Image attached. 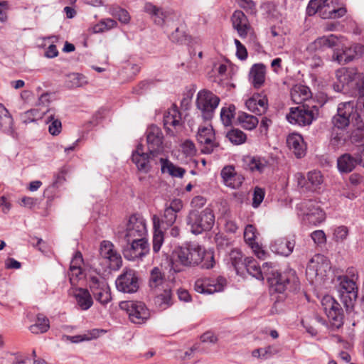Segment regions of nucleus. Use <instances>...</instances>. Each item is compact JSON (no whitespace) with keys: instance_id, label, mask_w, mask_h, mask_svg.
I'll use <instances>...</instances> for the list:
<instances>
[{"instance_id":"f257e3e1","label":"nucleus","mask_w":364,"mask_h":364,"mask_svg":"<svg viewBox=\"0 0 364 364\" xmlns=\"http://www.w3.org/2000/svg\"><path fill=\"white\" fill-rule=\"evenodd\" d=\"M244 264L247 272L257 279H263L264 275L267 277L270 288L272 291L282 293L286 289L296 291L299 288V281L296 275L295 271L289 269L284 273L273 269L271 262H265L261 268L257 261L247 257L245 259Z\"/></svg>"},{"instance_id":"f03ea898","label":"nucleus","mask_w":364,"mask_h":364,"mask_svg":"<svg viewBox=\"0 0 364 364\" xmlns=\"http://www.w3.org/2000/svg\"><path fill=\"white\" fill-rule=\"evenodd\" d=\"M173 260L186 267H193L200 264L203 269L213 267L215 259L213 253L205 251L196 243H187L176 249L173 253Z\"/></svg>"},{"instance_id":"7ed1b4c3","label":"nucleus","mask_w":364,"mask_h":364,"mask_svg":"<svg viewBox=\"0 0 364 364\" xmlns=\"http://www.w3.org/2000/svg\"><path fill=\"white\" fill-rule=\"evenodd\" d=\"M353 268L347 270L348 275L338 277L339 282L338 291L339 297L347 312H351L358 298V287L356 284L358 276Z\"/></svg>"},{"instance_id":"20e7f679","label":"nucleus","mask_w":364,"mask_h":364,"mask_svg":"<svg viewBox=\"0 0 364 364\" xmlns=\"http://www.w3.org/2000/svg\"><path fill=\"white\" fill-rule=\"evenodd\" d=\"M186 223L191 232L198 235L213 228L215 215L210 208H206L201 212L191 210L187 216Z\"/></svg>"},{"instance_id":"39448f33","label":"nucleus","mask_w":364,"mask_h":364,"mask_svg":"<svg viewBox=\"0 0 364 364\" xmlns=\"http://www.w3.org/2000/svg\"><path fill=\"white\" fill-rule=\"evenodd\" d=\"M331 270V264L328 258L321 254L315 255L309 262L306 275L314 282L323 280Z\"/></svg>"},{"instance_id":"423d86ee","label":"nucleus","mask_w":364,"mask_h":364,"mask_svg":"<svg viewBox=\"0 0 364 364\" xmlns=\"http://www.w3.org/2000/svg\"><path fill=\"white\" fill-rule=\"evenodd\" d=\"M318 116V108L316 106L303 105L302 107H291L287 114V119L293 124L306 126Z\"/></svg>"},{"instance_id":"0eeeda50","label":"nucleus","mask_w":364,"mask_h":364,"mask_svg":"<svg viewBox=\"0 0 364 364\" xmlns=\"http://www.w3.org/2000/svg\"><path fill=\"white\" fill-rule=\"evenodd\" d=\"M220 98L212 92L203 90L198 92L196 106L204 120H210L218 106Z\"/></svg>"},{"instance_id":"6e6552de","label":"nucleus","mask_w":364,"mask_h":364,"mask_svg":"<svg viewBox=\"0 0 364 364\" xmlns=\"http://www.w3.org/2000/svg\"><path fill=\"white\" fill-rule=\"evenodd\" d=\"M321 304L331 326L335 328L341 327L343 324V314L340 304L332 296H325L321 300Z\"/></svg>"},{"instance_id":"1a4fd4ad","label":"nucleus","mask_w":364,"mask_h":364,"mask_svg":"<svg viewBox=\"0 0 364 364\" xmlns=\"http://www.w3.org/2000/svg\"><path fill=\"white\" fill-rule=\"evenodd\" d=\"M298 209L304 216V220L314 225L322 223L326 218L325 213L314 200H309L301 203Z\"/></svg>"},{"instance_id":"9d476101","label":"nucleus","mask_w":364,"mask_h":364,"mask_svg":"<svg viewBox=\"0 0 364 364\" xmlns=\"http://www.w3.org/2000/svg\"><path fill=\"white\" fill-rule=\"evenodd\" d=\"M89 287L94 298L101 304L106 305L111 301L109 287L103 278L97 276L90 277Z\"/></svg>"},{"instance_id":"9b49d317","label":"nucleus","mask_w":364,"mask_h":364,"mask_svg":"<svg viewBox=\"0 0 364 364\" xmlns=\"http://www.w3.org/2000/svg\"><path fill=\"white\" fill-rule=\"evenodd\" d=\"M144 11L151 16L155 24L160 26H164L166 22L173 21L178 16L173 10L157 7L150 2L145 4Z\"/></svg>"},{"instance_id":"f8f14e48","label":"nucleus","mask_w":364,"mask_h":364,"mask_svg":"<svg viewBox=\"0 0 364 364\" xmlns=\"http://www.w3.org/2000/svg\"><path fill=\"white\" fill-rule=\"evenodd\" d=\"M149 252V246L146 239H134L127 242L123 247V255L125 259L134 261L141 259Z\"/></svg>"},{"instance_id":"ddd939ff","label":"nucleus","mask_w":364,"mask_h":364,"mask_svg":"<svg viewBox=\"0 0 364 364\" xmlns=\"http://www.w3.org/2000/svg\"><path fill=\"white\" fill-rule=\"evenodd\" d=\"M125 309L132 322L143 323L149 318V311L145 304L141 301H126L121 304Z\"/></svg>"},{"instance_id":"4468645a","label":"nucleus","mask_w":364,"mask_h":364,"mask_svg":"<svg viewBox=\"0 0 364 364\" xmlns=\"http://www.w3.org/2000/svg\"><path fill=\"white\" fill-rule=\"evenodd\" d=\"M117 290L123 293L132 294L136 292L139 287V278L133 269H126L116 279Z\"/></svg>"},{"instance_id":"2eb2a0df","label":"nucleus","mask_w":364,"mask_h":364,"mask_svg":"<svg viewBox=\"0 0 364 364\" xmlns=\"http://www.w3.org/2000/svg\"><path fill=\"white\" fill-rule=\"evenodd\" d=\"M146 228L144 220L138 215H133L129 218L127 225L124 237L127 242L134 239H146Z\"/></svg>"},{"instance_id":"dca6fc26","label":"nucleus","mask_w":364,"mask_h":364,"mask_svg":"<svg viewBox=\"0 0 364 364\" xmlns=\"http://www.w3.org/2000/svg\"><path fill=\"white\" fill-rule=\"evenodd\" d=\"M355 112L353 102H346L338 105L337 114L332 118L334 127L345 129L349 125L350 117Z\"/></svg>"},{"instance_id":"f3484780","label":"nucleus","mask_w":364,"mask_h":364,"mask_svg":"<svg viewBox=\"0 0 364 364\" xmlns=\"http://www.w3.org/2000/svg\"><path fill=\"white\" fill-rule=\"evenodd\" d=\"M226 285V279L223 277L206 278L203 280H197L195 283V289L198 293L213 294L223 290Z\"/></svg>"},{"instance_id":"a211bd4d","label":"nucleus","mask_w":364,"mask_h":364,"mask_svg":"<svg viewBox=\"0 0 364 364\" xmlns=\"http://www.w3.org/2000/svg\"><path fill=\"white\" fill-rule=\"evenodd\" d=\"M100 253L103 258L108 259L109 267L112 270H118L122 267V257L111 242L102 241L100 244Z\"/></svg>"},{"instance_id":"6ab92c4d","label":"nucleus","mask_w":364,"mask_h":364,"mask_svg":"<svg viewBox=\"0 0 364 364\" xmlns=\"http://www.w3.org/2000/svg\"><path fill=\"white\" fill-rule=\"evenodd\" d=\"M146 141L149 154L154 156L162 149L163 134L161 129L155 125L150 126L146 131Z\"/></svg>"},{"instance_id":"aec40b11","label":"nucleus","mask_w":364,"mask_h":364,"mask_svg":"<svg viewBox=\"0 0 364 364\" xmlns=\"http://www.w3.org/2000/svg\"><path fill=\"white\" fill-rule=\"evenodd\" d=\"M215 133L211 126L203 127L198 129L197 134L198 141L203 144L201 151L204 154H210L218 146L215 141Z\"/></svg>"},{"instance_id":"412c9836","label":"nucleus","mask_w":364,"mask_h":364,"mask_svg":"<svg viewBox=\"0 0 364 364\" xmlns=\"http://www.w3.org/2000/svg\"><path fill=\"white\" fill-rule=\"evenodd\" d=\"M346 12L343 2L339 0H329L318 16L323 19H336L345 16Z\"/></svg>"},{"instance_id":"4be33fe9","label":"nucleus","mask_w":364,"mask_h":364,"mask_svg":"<svg viewBox=\"0 0 364 364\" xmlns=\"http://www.w3.org/2000/svg\"><path fill=\"white\" fill-rule=\"evenodd\" d=\"M224 183L230 188H237L243 183L244 177L235 171L233 166H225L220 173Z\"/></svg>"},{"instance_id":"5701e85b","label":"nucleus","mask_w":364,"mask_h":364,"mask_svg":"<svg viewBox=\"0 0 364 364\" xmlns=\"http://www.w3.org/2000/svg\"><path fill=\"white\" fill-rule=\"evenodd\" d=\"M336 75L339 82V85H335L338 90L343 89L360 75L355 68H341L336 71Z\"/></svg>"},{"instance_id":"b1692460","label":"nucleus","mask_w":364,"mask_h":364,"mask_svg":"<svg viewBox=\"0 0 364 364\" xmlns=\"http://www.w3.org/2000/svg\"><path fill=\"white\" fill-rule=\"evenodd\" d=\"M132 159L140 171L147 173L150 171V156L144 153L141 144H139L136 150L133 151Z\"/></svg>"},{"instance_id":"393cba45","label":"nucleus","mask_w":364,"mask_h":364,"mask_svg":"<svg viewBox=\"0 0 364 364\" xmlns=\"http://www.w3.org/2000/svg\"><path fill=\"white\" fill-rule=\"evenodd\" d=\"M149 287L154 291H161L167 287L164 272L159 267H154L150 271Z\"/></svg>"},{"instance_id":"a878e982","label":"nucleus","mask_w":364,"mask_h":364,"mask_svg":"<svg viewBox=\"0 0 364 364\" xmlns=\"http://www.w3.org/2000/svg\"><path fill=\"white\" fill-rule=\"evenodd\" d=\"M295 246L294 240L278 238L270 245L272 252L282 256L288 257L291 254Z\"/></svg>"},{"instance_id":"bb28decb","label":"nucleus","mask_w":364,"mask_h":364,"mask_svg":"<svg viewBox=\"0 0 364 364\" xmlns=\"http://www.w3.org/2000/svg\"><path fill=\"white\" fill-rule=\"evenodd\" d=\"M232 21L233 27L237 31L240 36H247L250 29V26L245 14L240 10L235 11L232 14Z\"/></svg>"},{"instance_id":"cd10ccee","label":"nucleus","mask_w":364,"mask_h":364,"mask_svg":"<svg viewBox=\"0 0 364 364\" xmlns=\"http://www.w3.org/2000/svg\"><path fill=\"white\" fill-rule=\"evenodd\" d=\"M287 145L297 158L305 154V145L303 138L297 134H291L287 136Z\"/></svg>"},{"instance_id":"c85d7f7f","label":"nucleus","mask_w":364,"mask_h":364,"mask_svg":"<svg viewBox=\"0 0 364 364\" xmlns=\"http://www.w3.org/2000/svg\"><path fill=\"white\" fill-rule=\"evenodd\" d=\"M164 125L168 132H171L170 126L175 128L182 126L181 114L175 105H173L165 113L164 117Z\"/></svg>"},{"instance_id":"c756f323","label":"nucleus","mask_w":364,"mask_h":364,"mask_svg":"<svg viewBox=\"0 0 364 364\" xmlns=\"http://www.w3.org/2000/svg\"><path fill=\"white\" fill-rule=\"evenodd\" d=\"M266 67L263 64H255L250 69L249 78L255 88L260 87L264 82Z\"/></svg>"},{"instance_id":"7c9ffc66","label":"nucleus","mask_w":364,"mask_h":364,"mask_svg":"<svg viewBox=\"0 0 364 364\" xmlns=\"http://www.w3.org/2000/svg\"><path fill=\"white\" fill-rule=\"evenodd\" d=\"M156 296L154 299V304L156 307L161 310L166 309L169 307L171 303V290L169 287L162 289L161 291H154Z\"/></svg>"},{"instance_id":"2f4dec72","label":"nucleus","mask_w":364,"mask_h":364,"mask_svg":"<svg viewBox=\"0 0 364 364\" xmlns=\"http://www.w3.org/2000/svg\"><path fill=\"white\" fill-rule=\"evenodd\" d=\"M337 41L338 38L334 35L319 37L309 46L308 49L313 51L326 48H333L336 46Z\"/></svg>"},{"instance_id":"473e14b6","label":"nucleus","mask_w":364,"mask_h":364,"mask_svg":"<svg viewBox=\"0 0 364 364\" xmlns=\"http://www.w3.org/2000/svg\"><path fill=\"white\" fill-rule=\"evenodd\" d=\"M358 163V158H354L349 154H344L338 159L337 166L341 172L349 173L354 169Z\"/></svg>"},{"instance_id":"72a5a7b5","label":"nucleus","mask_w":364,"mask_h":364,"mask_svg":"<svg viewBox=\"0 0 364 364\" xmlns=\"http://www.w3.org/2000/svg\"><path fill=\"white\" fill-rule=\"evenodd\" d=\"M46 122L49 124L48 132L53 136L58 135L62 130V124L59 119L55 117V110L52 109H47Z\"/></svg>"},{"instance_id":"f704fd0d","label":"nucleus","mask_w":364,"mask_h":364,"mask_svg":"<svg viewBox=\"0 0 364 364\" xmlns=\"http://www.w3.org/2000/svg\"><path fill=\"white\" fill-rule=\"evenodd\" d=\"M311 96L309 88L305 85H295L291 91V97L296 104L302 103Z\"/></svg>"},{"instance_id":"c9c22d12","label":"nucleus","mask_w":364,"mask_h":364,"mask_svg":"<svg viewBox=\"0 0 364 364\" xmlns=\"http://www.w3.org/2000/svg\"><path fill=\"white\" fill-rule=\"evenodd\" d=\"M364 52V47L360 45H355L353 48H349L345 50L342 53L337 55V60L340 63H347L352 61L355 55H360Z\"/></svg>"},{"instance_id":"e433bc0d","label":"nucleus","mask_w":364,"mask_h":364,"mask_svg":"<svg viewBox=\"0 0 364 364\" xmlns=\"http://www.w3.org/2000/svg\"><path fill=\"white\" fill-rule=\"evenodd\" d=\"M323 183V176L320 171H309L307 175V182L306 183V189L309 191H316L321 188Z\"/></svg>"},{"instance_id":"4c0bfd02","label":"nucleus","mask_w":364,"mask_h":364,"mask_svg":"<svg viewBox=\"0 0 364 364\" xmlns=\"http://www.w3.org/2000/svg\"><path fill=\"white\" fill-rule=\"evenodd\" d=\"M75 299L82 310H87L93 304L90 293L87 289H79L75 293Z\"/></svg>"},{"instance_id":"58836bf2","label":"nucleus","mask_w":364,"mask_h":364,"mask_svg":"<svg viewBox=\"0 0 364 364\" xmlns=\"http://www.w3.org/2000/svg\"><path fill=\"white\" fill-rule=\"evenodd\" d=\"M13 119L9 110L0 103V129L4 132L12 130Z\"/></svg>"},{"instance_id":"ea45409f","label":"nucleus","mask_w":364,"mask_h":364,"mask_svg":"<svg viewBox=\"0 0 364 364\" xmlns=\"http://www.w3.org/2000/svg\"><path fill=\"white\" fill-rule=\"evenodd\" d=\"M154 232L153 235V250L154 252H158L162 246L164 242V234L163 232L159 230L160 225V219L157 216L153 217Z\"/></svg>"},{"instance_id":"a19ab883","label":"nucleus","mask_w":364,"mask_h":364,"mask_svg":"<svg viewBox=\"0 0 364 364\" xmlns=\"http://www.w3.org/2000/svg\"><path fill=\"white\" fill-rule=\"evenodd\" d=\"M161 171L167 172L173 177L182 178L186 173V170L183 168L175 166L173 163L167 159H161Z\"/></svg>"},{"instance_id":"79ce46f5","label":"nucleus","mask_w":364,"mask_h":364,"mask_svg":"<svg viewBox=\"0 0 364 364\" xmlns=\"http://www.w3.org/2000/svg\"><path fill=\"white\" fill-rule=\"evenodd\" d=\"M50 328V322L48 318L43 315H38L36 323L29 327V330L33 333H46Z\"/></svg>"},{"instance_id":"37998d69","label":"nucleus","mask_w":364,"mask_h":364,"mask_svg":"<svg viewBox=\"0 0 364 364\" xmlns=\"http://www.w3.org/2000/svg\"><path fill=\"white\" fill-rule=\"evenodd\" d=\"M237 119L241 126L248 130L255 129L259 123L256 117L245 112L240 113Z\"/></svg>"},{"instance_id":"c03bdc74","label":"nucleus","mask_w":364,"mask_h":364,"mask_svg":"<svg viewBox=\"0 0 364 364\" xmlns=\"http://www.w3.org/2000/svg\"><path fill=\"white\" fill-rule=\"evenodd\" d=\"M109 14L122 23L127 24L130 21V15L128 11L118 6H112L109 9Z\"/></svg>"},{"instance_id":"a18cd8bd","label":"nucleus","mask_w":364,"mask_h":364,"mask_svg":"<svg viewBox=\"0 0 364 364\" xmlns=\"http://www.w3.org/2000/svg\"><path fill=\"white\" fill-rule=\"evenodd\" d=\"M329 0H311L306 8V14L309 16H314L316 14H320Z\"/></svg>"},{"instance_id":"49530a36","label":"nucleus","mask_w":364,"mask_h":364,"mask_svg":"<svg viewBox=\"0 0 364 364\" xmlns=\"http://www.w3.org/2000/svg\"><path fill=\"white\" fill-rule=\"evenodd\" d=\"M267 165V162L264 159L260 157H251L247 161V166L252 171H257L262 173Z\"/></svg>"},{"instance_id":"de8ad7c7","label":"nucleus","mask_w":364,"mask_h":364,"mask_svg":"<svg viewBox=\"0 0 364 364\" xmlns=\"http://www.w3.org/2000/svg\"><path fill=\"white\" fill-rule=\"evenodd\" d=\"M256 228L252 225H247L244 231V239L251 247L258 248V243L255 242Z\"/></svg>"},{"instance_id":"09e8293b","label":"nucleus","mask_w":364,"mask_h":364,"mask_svg":"<svg viewBox=\"0 0 364 364\" xmlns=\"http://www.w3.org/2000/svg\"><path fill=\"white\" fill-rule=\"evenodd\" d=\"M228 139L231 141V143L240 145L243 144L247 139L246 134L240 129H232L227 134Z\"/></svg>"},{"instance_id":"8fccbe9b","label":"nucleus","mask_w":364,"mask_h":364,"mask_svg":"<svg viewBox=\"0 0 364 364\" xmlns=\"http://www.w3.org/2000/svg\"><path fill=\"white\" fill-rule=\"evenodd\" d=\"M345 133L343 129L333 126L331 134V143L336 146L345 142Z\"/></svg>"},{"instance_id":"3c124183","label":"nucleus","mask_w":364,"mask_h":364,"mask_svg":"<svg viewBox=\"0 0 364 364\" xmlns=\"http://www.w3.org/2000/svg\"><path fill=\"white\" fill-rule=\"evenodd\" d=\"M235 107L230 105L228 107H223L220 112V118L225 126L231 124L232 119L234 117Z\"/></svg>"},{"instance_id":"603ef678","label":"nucleus","mask_w":364,"mask_h":364,"mask_svg":"<svg viewBox=\"0 0 364 364\" xmlns=\"http://www.w3.org/2000/svg\"><path fill=\"white\" fill-rule=\"evenodd\" d=\"M117 25V23L114 19L105 18L102 20L99 23L96 24L93 27V31L95 33L104 32L105 31L115 28Z\"/></svg>"},{"instance_id":"864d4df0","label":"nucleus","mask_w":364,"mask_h":364,"mask_svg":"<svg viewBox=\"0 0 364 364\" xmlns=\"http://www.w3.org/2000/svg\"><path fill=\"white\" fill-rule=\"evenodd\" d=\"M46 112H40L38 109H31L25 112L23 115V119L25 123H29L34 122L43 117V114H46Z\"/></svg>"},{"instance_id":"5fc2aeb1","label":"nucleus","mask_w":364,"mask_h":364,"mask_svg":"<svg viewBox=\"0 0 364 364\" xmlns=\"http://www.w3.org/2000/svg\"><path fill=\"white\" fill-rule=\"evenodd\" d=\"M230 260L234 269L238 272L245 264L242 262V253L238 250H232L230 254Z\"/></svg>"},{"instance_id":"6e6d98bb","label":"nucleus","mask_w":364,"mask_h":364,"mask_svg":"<svg viewBox=\"0 0 364 364\" xmlns=\"http://www.w3.org/2000/svg\"><path fill=\"white\" fill-rule=\"evenodd\" d=\"M176 218L177 213L166 207L161 222L162 225L172 226L176 222Z\"/></svg>"},{"instance_id":"4d7b16f0","label":"nucleus","mask_w":364,"mask_h":364,"mask_svg":"<svg viewBox=\"0 0 364 364\" xmlns=\"http://www.w3.org/2000/svg\"><path fill=\"white\" fill-rule=\"evenodd\" d=\"M255 97L257 98V100L259 102H255L256 106L258 107L257 112L258 115H262L266 112L268 108V100L265 95H262L261 94H255Z\"/></svg>"},{"instance_id":"13d9d810","label":"nucleus","mask_w":364,"mask_h":364,"mask_svg":"<svg viewBox=\"0 0 364 364\" xmlns=\"http://www.w3.org/2000/svg\"><path fill=\"white\" fill-rule=\"evenodd\" d=\"M264 197V191L262 188L256 187L253 193L252 206L257 208L263 201Z\"/></svg>"},{"instance_id":"bf43d9fd","label":"nucleus","mask_w":364,"mask_h":364,"mask_svg":"<svg viewBox=\"0 0 364 364\" xmlns=\"http://www.w3.org/2000/svg\"><path fill=\"white\" fill-rule=\"evenodd\" d=\"M169 38L173 42L183 43L186 40V35L184 31L179 28H176L175 31L171 34Z\"/></svg>"},{"instance_id":"052dcab7","label":"nucleus","mask_w":364,"mask_h":364,"mask_svg":"<svg viewBox=\"0 0 364 364\" xmlns=\"http://www.w3.org/2000/svg\"><path fill=\"white\" fill-rule=\"evenodd\" d=\"M182 151L186 156H193L196 153V149L194 144L190 141L186 140L181 146Z\"/></svg>"},{"instance_id":"680f3d73","label":"nucleus","mask_w":364,"mask_h":364,"mask_svg":"<svg viewBox=\"0 0 364 364\" xmlns=\"http://www.w3.org/2000/svg\"><path fill=\"white\" fill-rule=\"evenodd\" d=\"M311 237L317 245H321L326 243V237L323 230H315L311 234Z\"/></svg>"},{"instance_id":"e2e57ef3","label":"nucleus","mask_w":364,"mask_h":364,"mask_svg":"<svg viewBox=\"0 0 364 364\" xmlns=\"http://www.w3.org/2000/svg\"><path fill=\"white\" fill-rule=\"evenodd\" d=\"M72 85L74 87H80L86 82L85 77L79 73H73L70 76Z\"/></svg>"},{"instance_id":"0e129e2a","label":"nucleus","mask_w":364,"mask_h":364,"mask_svg":"<svg viewBox=\"0 0 364 364\" xmlns=\"http://www.w3.org/2000/svg\"><path fill=\"white\" fill-rule=\"evenodd\" d=\"M348 229L344 226H340L337 228L334 231V237L337 241L343 240L348 235Z\"/></svg>"},{"instance_id":"69168bd1","label":"nucleus","mask_w":364,"mask_h":364,"mask_svg":"<svg viewBox=\"0 0 364 364\" xmlns=\"http://www.w3.org/2000/svg\"><path fill=\"white\" fill-rule=\"evenodd\" d=\"M239 6L246 11L253 12L255 11V3L252 0H237Z\"/></svg>"},{"instance_id":"338daca9","label":"nucleus","mask_w":364,"mask_h":364,"mask_svg":"<svg viewBox=\"0 0 364 364\" xmlns=\"http://www.w3.org/2000/svg\"><path fill=\"white\" fill-rule=\"evenodd\" d=\"M166 207L178 213L183 208V203L181 199L175 198L168 205L167 204Z\"/></svg>"},{"instance_id":"774afa93","label":"nucleus","mask_w":364,"mask_h":364,"mask_svg":"<svg viewBox=\"0 0 364 364\" xmlns=\"http://www.w3.org/2000/svg\"><path fill=\"white\" fill-rule=\"evenodd\" d=\"M82 262V254L80 252H77L71 260L70 269L80 267Z\"/></svg>"}]
</instances>
